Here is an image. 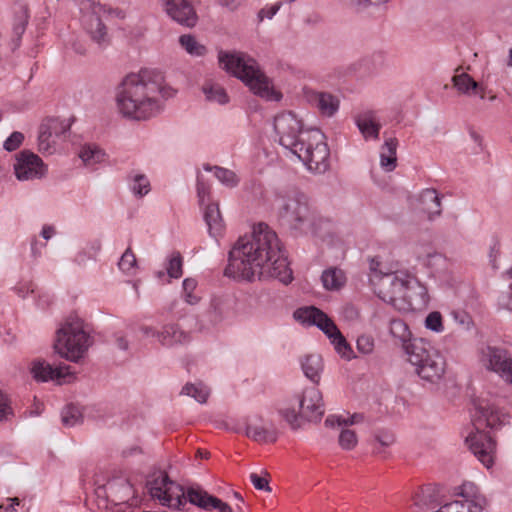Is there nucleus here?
<instances>
[{
    "label": "nucleus",
    "instance_id": "nucleus-1",
    "mask_svg": "<svg viewBox=\"0 0 512 512\" xmlns=\"http://www.w3.org/2000/svg\"><path fill=\"white\" fill-rule=\"evenodd\" d=\"M227 277L243 280H292V271L276 233L265 223L253 227L250 235L240 237L229 252Z\"/></svg>",
    "mask_w": 512,
    "mask_h": 512
},
{
    "label": "nucleus",
    "instance_id": "nucleus-2",
    "mask_svg": "<svg viewBox=\"0 0 512 512\" xmlns=\"http://www.w3.org/2000/svg\"><path fill=\"white\" fill-rule=\"evenodd\" d=\"M175 91L166 86L161 72L143 69L126 75L117 87L118 112L131 120H147L162 109V99H168Z\"/></svg>",
    "mask_w": 512,
    "mask_h": 512
},
{
    "label": "nucleus",
    "instance_id": "nucleus-3",
    "mask_svg": "<svg viewBox=\"0 0 512 512\" xmlns=\"http://www.w3.org/2000/svg\"><path fill=\"white\" fill-rule=\"evenodd\" d=\"M274 130L279 144L296 155L310 171L321 174L328 170L330 150L319 129L304 128L295 113L286 111L275 116Z\"/></svg>",
    "mask_w": 512,
    "mask_h": 512
},
{
    "label": "nucleus",
    "instance_id": "nucleus-4",
    "mask_svg": "<svg viewBox=\"0 0 512 512\" xmlns=\"http://www.w3.org/2000/svg\"><path fill=\"white\" fill-rule=\"evenodd\" d=\"M146 486L153 499L172 509L179 510L189 501L207 511L217 509L219 512H233L230 505L208 494L198 485L190 486L185 492L180 484L172 481L163 471L152 473L147 479Z\"/></svg>",
    "mask_w": 512,
    "mask_h": 512
},
{
    "label": "nucleus",
    "instance_id": "nucleus-5",
    "mask_svg": "<svg viewBox=\"0 0 512 512\" xmlns=\"http://www.w3.org/2000/svg\"><path fill=\"white\" fill-rule=\"evenodd\" d=\"M218 61L223 70L244 82L254 94L269 101L281 99V94L274 90L256 60L249 55L241 52L220 51Z\"/></svg>",
    "mask_w": 512,
    "mask_h": 512
},
{
    "label": "nucleus",
    "instance_id": "nucleus-6",
    "mask_svg": "<svg viewBox=\"0 0 512 512\" xmlns=\"http://www.w3.org/2000/svg\"><path fill=\"white\" fill-rule=\"evenodd\" d=\"M407 359L417 376L425 383L438 386L444 381L446 360L428 341L422 338L414 339V342L407 346Z\"/></svg>",
    "mask_w": 512,
    "mask_h": 512
},
{
    "label": "nucleus",
    "instance_id": "nucleus-7",
    "mask_svg": "<svg viewBox=\"0 0 512 512\" xmlns=\"http://www.w3.org/2000/svg\"><path fill=\"white\" fill-rule=\"evenodd\" d=\"M476 408V431L471 432L466 437V443L471 452L486 467L490 468L494 464L496 454V443L493 438L479 430L480 426L485 424L487 427L495 428L500 423V415L498 410L485 400L475 403Z\"/></svg>",
    "mask_w": 512,
    "mask_h": 512
},
{
    "label": "nucleus",
    "instance_id": "nucleus-8",
    "mask_svg": "<svg viewBox=\"0 0 512 512\" xmlns=\"http://www.w3.org/2000/svg\"><path fill=\"white\" fill-rule=\"evenodd\" d=\"M275 206L280 219L291 229L303 234H318L316 219L305 195L298 192H279L276 194Z\"/></svg>",
    "mask_w": 512,
    "mask_h": 512
},
{
    "label": "nucleus",
    "instance_id": "nucleus-9",
    "mask_svg": "<svg viewBox=\"0 0 512 512\" xmlns=\"http://www.w3.org/2000/svg\"><path fill=\"white\" fill-rule=\"evenodd\" d=\"M92 338L78 317H69L56 331L54 350L62 358L78 362L88 351Z\"/></svg>",
    "mask_w": 512,
    "mask_h": 512
},
{
    "label": "nucleus",
    "instance_id": "nucleus-10",
    "mask_svg": "<svg viewBox=\"0 0 512 512\" xmlns=\"http://www.w3.org/2000/svg\"><path fill=\"white\" fill-rule=\"evenodd\" d=\"M294 317L299 322L312 326H317L331 341L334 345L335 350L346 359L352 358V349L350 345L347 343L346 339L337 328L335 323L331 318L328 317L320 309L309 306L299 308L294 312Z\"/></svg>",
    "mask_w": 512,
    "mask_h": 512
},
{
    "label": "nucleus",
    "instance_id": "nucleus-11",
    "mask_svg": "<svg viewBox=\"0 0 512 512\" xmlns=\"http://www.w3.org/2000/svg\"><path fill=\"white\" fill-rule=\"evenodd\" d=\"M370 281L378 297L384 302L396 305L400 299H404L408 289L409 280L407 277L398 275L397 273L378 272L371 262Z\"/></svg>",
    "mask_w": 512,
    "mask_h": 512
},
{
    "label": "nucleus",
    "instance_id": "nucleus-12",
    "mask_svg": "<svg viewBox=\"0 0 512 512\" xmlns=\"http://www.w3.org/2000/svg\"><path fill=\"white\" fill-rule=\"evenodd\" d=\"M71 124L56 117H47L38 128V150L43 154H52L55 151V139L66 134Z\"/></svg>",
    "mask_w": 512,
    "mask_h": 512
},
{
    "label": "nucleus",
    "instance_id": "nucleus-13",
    "mask_svg": "<svg viewBox=\"0 0 512 512\" xmlns=\"http://www.w3.org/2000/svg\"><path fill=\"white\" fill-rule=\"evenodd\" d=\"M295 403L300 408V416L309 422H318L324 415L322 394L315 386L305 388L295 397Z\"/></svg>",
    "mask_w": 512,
    "mask_h": 512
},
{
    "label": "nucleus",
    "instance_id": "nucleus-14",
    "mask_svg": "<svg viewBox=\"0 0 512 512\" xmlns=\"http://www.w3.org/2000/svg\"><path fill=\"white\" fill-rule=\"evenodd\" d=\"M457 494L462 499L443 505V512H482L486 501L473 483H464Z\"/></svg>",
    "mask_w": 512,
    "mask_h": 512
},
{
    "label": "nucleus",
    "instance_id": "nucleus-15",
    "mask_svg": "<svg viewBox=\"0 0 512 512\" xmlns=\"http://www.w3.org/2000/svg\"><path fill=\"white\" fill-rule=\"evenodd\" d=\"M95 494L98 498H106L110 503L120 505L131 499L133 489L126 477L117 476L103 485H98L95 488Z\"/></svg>",
    "mask_w": 512,
    "mask_h": 512
},
{
    "label": "nucleus",
    "instance_id": "nucleus-16",
    "mask_svg": "<svg viewBox=\"0 0 512 512\" xmlns=\"http://www.w3.org/2000/svg\"><path fill=\"white\" fill-rule=\"evenodd\" d=\"M481 360L487 369L497 373L505 381L512 383V358L506 350L487 346L482 349Z\"/></svg>",
    "mask_w": 512,
    "mask_h": 512
},
{
    "label": "nucleus",
    "instance_id": "nucleus-17",
    "mask_svg": "<svg viewBox=\"0 0 512 512\" xmlns=\"http://www.w3.org/2000/svg\"><path fill=\"white\" fill-rule=\"evenodd\" d=\"M108 11L105 6L97 4L83 16L84 30L99 47H105L109 44L107 27L102 20V15Z\"/></svg>",
    "mask_w": 512,
    "mask_h": 512
},
{
    "label": "nucleus",
    "instance_id": "nucleus-18",
    "mask_svg": "<svg viewBox=\"0 0 512 512\" xmlns=\"http://www.w3.org/2000/svg\"><path fill=\"white\" fill-rule=\"evenodd\" d=\"M164 12L178 24L192 28L198 22V15L191 0H160Z\"/></svg>",
    "mask_w": 512,
    "mask_h": 512
},
{
    "label": "nucleus",
    "instance_id": "nucleus-19",
    "mask_svg": "<svg viewBox=\"0 0 512 512\" xmlns=\"http://www.w3.org/2000/svg\"><path fill=\"white\" fill-rule=\"evenodd\" d=\"M236 299L232 295L212 296L207 316L212 325L220 324L235 316Z\"/></svg>",
    "mask_w": 512,
    "mask_h": 512
},
{
    "label": "nucleus",
    "instance_id": "nucleus-20",
    "mask_svg": "<svg viewBox=\"0 0 512 512\" xmlns=\"http://www.w3.org/2000/svg\"><path fill=\"white\" fill-rule=\"evenodd\" d=\"M189 340V334L176 323L163 325L158 335V343L167 348L186 344Z\"/></svg>",
    "mask_w": 512,
    "mask_h": 512
},
{
    "label": "nucleus",
    "instance_id": "nucleus-21",
    "mask_svg": "<svg viewBox=\"0 0 512 512\" xmlns=\"http://www.w3.org/2000/svg\"><path fill=\"white\" fill-rule=\"evenodd\" d=\"M72 373L67 365L53 367L46 361H34V380L40 382L58 381L70 376Z\"/></svg>",
    "mask_w": 512,
    "mask_h": 512
},
{
    "label": "nucleus",
    "instance_id": "nucleus-22",
    "mask_svg": "<svg viewBox=\"0 0 512 512\" xmlns=\"http://www.w3.org/2000/svg\"><path fill=\"white\" fill-rule=\"evenodd\" d=\"M245 434L259 443L275 442L277 440V430L272 426L264 425L262 419H250L246 425Z\"/></svg>",
    "mask_w": 512,
    "mask_h": 512
},
{
    "label": "nucleus",
    "instance_id": "nucleus-23",
    "mask_svg": "<svg viewBox=\"0 0 512 512\" xmlns=\"http://www.w3.org/2000/svg\"><path fill=\"white\" fill-rule=\"evenodd\" d=\"M308 101L325 117H332L339 109V99L328 92H312Z\"/></svg>",
    "mask_w": 512,
    "mask_h": 512
},
{
    "label": "nucleus",
    "instance_id": "nucleus-24",
    "mask_svg": "<svg viewBox=\"0 0 512 512\" xmlns=\"http://www.w3.org/2000/svg\"><path fill=\"white\" fill-rule=\"evenodd\" d=\"M460 68L456 69L455 75L452 77L453 87L463 95L471 96L480 94L484 98L483 87L476 82L468 73L460 72Z\"/></svg>",
    "mask_w": 512,
    "mask_h": 512
},
{
    "label": "nucleus",
    "instance_id": "nucleus-25",
    "mask_svg": "<svg viewBox=\"0 0 512 512\" xmlns=\"http://www.w3.org/2000/svg\"><path fill=\"white\" fill-rule=\"evenodd\" d=\"M355 122L365 140H377L379 138L381 124L374 113H362L357 116Z\"/></svg>",
    "mask_w": 512,
    "mask_h": 512
},
{
    "label": "nucleus",
    "instance_id": "nucleus-26",
    "mask_svg": "<svg viewBox=\"0 0 512 512\" xmlns=\"http://www.w3.org/2000/svg\"><path fill=\"white\" fill-rule=\"evenodd\" d=\"M422 210L433 220L441 215V199L435 189H425L419 195Z\"/></svg>",
    "mask_w": 512,
    "mask_h": 512
},
{
    "label": "nucleus",
    "instance_id": "nucleus-27",
    "mask_svg": "<svg viewBox=\"0 0 512 512\" xmlns=\"http://www.w3.org/2000/svg\"><path fill=\"white\" fill-rule=\"evenodd\" d=\"M397 146L396 138L390 137L384 141L380 149V166L386 172L393 171L397 166Z\"/></svg>",
    "mask_w": 512,
    "mask_h": 512
},
{
    "label": "nucleus",
    "instance_id": "nucleus-28",
    "mask_svg": "<svg viewBox=\"0 0 512 512\" xmlns=\"http://www.w3.org/2000/svg\"><path fill=\"white\" fill-rule=\"evenodd\" d=\"M204 220L208 226L211 237L217 238L224 230V221L217 203L207 205L204 212Z\"/></svg>",
    "mask_w": 512,
    "mask_h": 512
},
{
    "label": "nucleus",
    "instance_id": "nucleus-29",
    "mask_svg": "<svg viewBox=\"0 0 512 512\" xmlns=\"http://www.w3.org/2000/svg\"><path fill=\"white\" fill-rule=\"evenodd\" d=\"M14 173L20 181L30 179L32 174V150L25 149L16 155Z\"/></svg>",
    "mask_w": 512,
    "mask_h": 512
},
{
    "label": "nucleus",
    "instance_id": "nucleus-30",
    "mask_svg": "<svg viewBox=\"0 0 512 512\" xmlns=\"http://www.w3.org/2000/svg\"><path fill=\"white\" fill-rule=\"evenodd\" d=\"M301 366L305 376L309 380L315 384L320 381L321 373L323 371V360L320 355L310 354L305 356Z\"/></svg>",
    "mask_w": 512,
    "mask_h": 512
},
{
    "label": "nucleus",
    "instance_id": "nucleus-31",
    "mask_svg": "<svg viewBox=\"0 0 512 512\" xmlns=\"http://www.w3.org/2000/svg\"><path fill=\"white\" fill-rule=\"evenodd\" d=\"M102 248L101 241L98 239L88 242L74 258V262L81 267H85L89 262H95L97 255Z\"/></svg>",
    "mask_w": 512,
    "mask_h": 512
},
{
    "label": "nucleus",
    "instance_id": "nucleus-32",
    "mask_svg": "<svg viewBox=\"0 0 512 512\" xmlns=\"http://www.w3.org/2000/svg\"><path fill=\"white\" fill-rule=\"evenodd\" d=\"M202 92L204 93L206 100L210 102L223 105L229 101V97L225 89L219 83L214 82L211 79L204 82Z\"/></svg>",
    "mask_w": 512,
    "mask_h": 512
},
{
    "label": "nucleus",
    "instance_id": "nucleus-33",
    "mask_svg": "<svg viewBox=\"0 0 512 512\" xmlns=\"http://www.w3.org/2000/svg\"><path fill=\"white\" fill-rule=\"evenodd\" d=\"M390 333L401 343L402 349L407 355V346L414 342L415 338H411V332L406 323L400 319H393L390 322Z\"/></svg>",
    "mask_w": 512,
    "mask_h": 512
},
{
    "label": "nucleus",
    "instance_id": "nucleus-34",
    "mask_svg": "<svg viewBox=\"0 0 512 512\" xmlns=\"http://www.w3.org/2000/svg\"><path fill=\"white\" fill-rule=\"evenodd\" d=\"M78 155L83 164L87 167H93L105 159L104 151L95 144L83 145Z\"/></svg>",
    "mask_w": 512,
    "mask_h": 512
},
{
    "label": "nucleus",
    "instance_id": "nucleus-35",
    "mask_svg": "<svg viewBox=\"0 0 512 512\" xmlns=\"http://www.w3.org/2000/svg\"><path fill=\"white\" fill-rule=\"evenodd\" d=\"M279 415L290 425L294 430L300 428L301 420L300 408L295 403V397L291 399L285 406L279 408Z\"/></svg>",
    "mask_w": 512,
    "mask_h": 512
},
{
    "label": "nucleus",
    "instance_id": "nucleus-36",
    "mask_svg": "<svg viewBox=\"0 0 512 512\" xmlns=\"http://www.w3.org/2000/svg\"><path fill=\"white\" fill-rule=\"evenodd\" d=\"M321 281L325 289L338 290L345 284L346 277L341 269L329 268L323 271Z\"/></svg>",
    "mask_w": 512,
    "mask_h": 512
},
{
    "label": "nucleus",
    "instance_id": "nucleus-37",
    "mask_svg": "<svg viewBox=\"0 0 512 512\" xmlns=\"http://www.w3.org/2000/svg\"><path fill=\"white\" fill-rule=\"evenodd\" d=\"M129 180L130 189L136 197L142 198L150 192V181L146 175L142 173H133L129 176Z\"/></svg>",
    "mask_w": 512,
    "mask_h": 512
},
{
    "label": "nucleus",
    "instance_id": "nucleus-38",
    "mask_svg": "<svg viewBox=\"0 0 512 512\" xmlns=\"http://www.w3.org/2000/svg\"><path fill=\"white\" fill-rule=\"evenodd\" d=\"M15 20L13 24V33L20 38L25 32L29 19V8L27 5L17 4L15 7Z\"/></svg>",
    "mask_w": 512,
    "mask_h": 512
},
{
    "label": "nucleus",
    "instance_id": "nucleus-39",
    "mask_svg": "<svg viewBox=\"0 0 512 512\" xmlns=\"http://www.w3.org/2000/svg\"><path fill=\"white\" fill-rule=\"evenodd\" d=\"M181 394L193 397L199 403H205L210 394V390L201 382L187 383L182 388Z\"/></svg>",
    "mask_w": 512,
    "mask_h": 512
},
{
    "label": "nucleus",
    "instance_id": "nucleus-40",
    "mask_svg": "<svg viewBox=\"0 0 512 512\" xmlns=\"http://www.w3.org/2000/svg\"><path fill=\"white\" fill-rule=\"evenodd\" d=\"M203 169L206 171H214L215 177L224 185L228 187H234L238 183V179L236 174L226 168L218 167V166H210L209 164L203 165Z\"/></svg>",
    "mask_w": 512,
    "mask_h": 512
},
{
    "label": "nucleus",
    "instance_id": "nucleus-41",
    "mask_svg": "<svg viewBox=\"0 0 512 512\" xmlns=\"http://www.w3.org/2000/svg\"><path fill=\"white\" fill-rule=\"evenodd\" d=\"M181 47L192 56H203L206 48L200 44L196 38L190 34L181 35L179 38Z\"/></svg>",
    "mask_w": 512,
    "mask_h": 512
},
{
    "label": "nucleus",
    "instance_id": "nucleus-42",
    "mask_svg": "<svg viewBox=\"0 0 512 512\" xmlns=\"http://www.w3.org/2000/svg\"><path fill=\"white\" fill-rule=\"evenodd\" d=\"M61 420L63 425L73 427L82 421V413L77 406L70 404L62 410Z\"/></svg>",
    "mask_w": 512,
    "mask_h": 512
},
{
    "label": "nucleus",
    "instance_id": "nucleus-43",
    "mask_svg": "<svg viewBox=\"0 0 512 512\" xmlns=\"http://www.w3.org/2000/svg\"><path fill=\"white\" fill-rule=\"evenodd\" d=\"M136 264L137 260L135 254L131 248H127L118 262L119 269L127 275H134L137 269Z\"/></svg>",
    "mask_w": 512,
    "mask_h": 512
},
{
    "label": "nucleus",
    "instance_id": "nucleus-44",
    "mask_svg": "<svg viewBox=\"0 0 512 512\" xmlns=\"http://www.w3.org/2000/svg\"><path fill=\"white\" fill-rule=\"evenodd\" d=\"M338 442L342 449L352 450L357 445L358 439L353 430L343 428L340 432Z\"/></svg>",
    "mask_w": 512,
    "mask_h": 512
},
{
    "label": "nucleus",
    "instance_id": "nucleus-45",
    "mask_svg": "<svg viewBox=\"0 0 512 512\" xmlns=\"http://www.w3.org/2000/svg\"><path fill=\"white\" fill-rule=\"evenodd\" d=\"M196 286L197 282L195 279L187 278L183 281V295L185 301L190 305L197 304L200 299L197 295L193 294Z\"/></svg>",
    "mask_w": 512,
    "mask_h": 512
},
{
    "label": "nucleus",
    "instance_id": "nucleus-46",
    "mask_svg": "<svg viewBox=\"0 0 512 512\" xmlns=\"http://www.w3.org/2000/svg\"><path fill=\"white\" fill-rule=\"evenodd\" d=\"M167 273L172 278L182 275V258L179 252L173 253L169 259Z\"/></svg>",
    "mask_w": 512,
    "mask_h": 512
},
{
    "label": "nucleus",
    "instance_id": "nucleus-47",
    "mask_svg": "<svg viewBox=\"0 0 512 512\" xmlns=\"http://www.w3.org/2000/svg\"><path fill=\"white\" fill-rule=\"evenodd\" d=\"M24 139L23 133L15 131L4 141L3 148L8 152H13L23 144Z\"/></svg>",
    "mask_w": 512,
    "mask_h": 512
},
{
    "label": "nucleus",
    "instance_id": "nucleus-48",
    "mask_svg": "<svg viewBox=\"0 0 512 512\" xmlns=\"http://www.w3.org/2000/svg\"><path fill=\"white\" fill-rule=\"evenodd\" d=\"M425 326L427 329L432 330L434 332L443 331L441 314L437 311L429 313L425 320Z\"/></svg>",
    "mask_w": 512,
    "mask_h": 512
},
{
    "label": "nucleus",
    "instance_id": "nucleus-49",
    "mask_svg": "<svg viewBox=\"0 0 512 512\" xmlns=\"http://www.w3.org/2000/svg\"><path fill=\"white\" fill-rule=\"evenodd\" d=\"M454 321L463 329L470 330L473 327L472 317L464 311H454L452 313Z\"/></svg>",
    "mask_w": 512,
    "mask_h": 512
},
{
    "label": "nucleus",
    "instance_id": "nucleus-50",
    "mask_svg": "<svg viewBox=\"0 0 512 512\" xmlns=\"http://www.w3.org/2000/svg\"><path fill=\"white\" fill-rule=\"evenodd\" d=\"M283 2L284 1H279L273 5L263 7L257 14L259 22H262L264 19H272L280 10Z\"/></svg>",
    "mask_w": 512,
    "mask_h": 512
},
{
    "label": "nucleus",
    "instance_id": "nucleus-51",
    "mask_svg": "<svg viewBox=\"0 0 512 512\" xmlns=\"http://www.w3.org/2000/svg\"><path fill=\"white\" fill-rule=\"evenodd\" d=\"M374 348V341L371 336L361 335L357 339V349L363 354H370Z\"/></svg>",
    "mask_w": 512,
    "mask_h": 512
},
{
    "label": "nucleus",
    "instance_id": "nucleus-52",
    "mask_svg": "<svg viewBox=\"0 0 512 512\" xmlns=\"http://www.w3.org/2000/svg\"><path fill=\"white\" fill-rule=\"evenodd\" d=\"M356 422L355 416H352L351 418L344 419L337 415H330L325 420V425L327 427H335V426H347L349 424H354Z\"/></svg>",
    "mask_w": 512,
    "mask_h": 512
},
{
    "label": "nucleus",
    "instance_id": "nucleus-53",
    "mask_svg": "<svg viewBox=\"0 0 512 512\" xmlns=\"http://www.w3.org/2000/svg\"><path fill=\"white\" fill-rule=\"evenodd\" d=\"M249 478L256 489L271 492V487L269 486V481L266 477H262L257 473H251Z\"/></svg>",
    "mask_w": 512,
    "mask_h": 512
},
{
    "label": "nucleus",
    "instance_id": "nucleus-54",
    "mask_svg": "<svg viewBox=\"0 0 512 512\" xmlns=\"http://www.w3.org/2000/svg\"><path fill=\"white\" fill-rule=\"evenodd\" d=\"M209 191V185L205 182L203 176L199 174L197 176V196L200 204H203L206 197L209 196Z\"/></svg>",
    "mask_w": 512,
    "mask_h": 512
},
{
    "label": "nucleus",
    "instance_id": "nucleus-55",
    "mask_svg": "<svg viewBox=\"0 0 512 512\" xmlns=\"http://www.w3.org/2000/svg\"><path fill=\"white\" fill-rule=\"evenodd\" d=\"M433 503H436V500L433 497V494L429 491V489L423 491L422 496H418L415 499L414 505L420 508L430 507Z\"/></svg>",
    "mask_w": 512,
    "mask_h": 512
},
{
    "label": "nucleus",
    "instance_id": "nucleus-56",
    "mask_svg": "<svg viewBox=\"0 0 512 512\" xmlns=\"http://www.w3.org/2000/svg\"><path fill=\"white\" fill-rule=\"evenodd\" d=\"M48 171L47 165L44 164L42 159L34 154V178H43L46 176Z\"/></svg>",
    "mask_w": 512,
    "mask_h": 512
},
{
    "label": "nucleus",
    "instance_id": "nucleus-57",
    "mask_svg": "<svg viewBox=\"0 0 512 512\" xmlns=\"http://www.w3.org/2000/svg\"><path fill=\"white\" fill-rule=\"evenodd\" d=\"M19 498H7L0 503V512H17L16 507L19 506Z\"/></svg>",
    "mask_w": 512,
    "mask_h": 512
},
{
    "label": "nucleus",
    "instance_id": "nucleus-58",
    "mask_svg": "<svg viewBox=\"0 0 512 512\" xmlns=\"http://www.w3.org/2000/svg\"><path fill=\"white\" fill-rule=\"evenodd\" d=\"M11 413V408L8 405L7 398L0 390V421L7 419Z\"/></svg>",
    "mask_w": 512,
    "mask_h": 512
},
{
    "label": "nucleus",
    "instance_id": "nucleus-59",
    "mask_svg": "<svg viewBox=\"0 0 512 512\" xmlns=\"http://www.w3.org/2000/svg\"><path fill=\"white\" fill-rule=\"evenodd\" d=\"M389 0H349V4L358 7H366L368 5H380L387 3Z\"/></svg>",
    "mask_w": 512,
    "mask_h": 512
},
{
    "label": "nucleus",
    "instance_id": "nucleus-60",
    "mask_svg": "<svg viewBox=\"0 0 512 512\" xmlns=\"http://www.w3.org/2000/svg\"><path fill=\"white\" fill-rule=\"evenodd\" d=\"M56 234V228L53 225L45 224L40 232L43 239L49 240Z\"/></svg>",
    "mask_w": 512,
    "mask_h": 512
},
{
    "label": "nucleus",
    "instance_id": "nucleus-61",
    "mask_svg": "<svg viewBox=\"0 0 512 512\" xmlns=\"http://www.w3.org/2000/svg\"><path fill=\"white\" fill-rule=\"evenodd\" d=\"M141 333L146 337H155L158 341V335L160 330L156 329L155 327L148 326V325H142L140 326Z\"/></svg>",
    "mask_w": 512,
    "mask_h": 512
},
{
    "label": "nucleus",
    "instance_id": "nucleus-62",
    "mask_svg": "<svg viewBox=\"0 0 512 512\" xmlns=\"http://www.w3.org/2000/svg\"><path fill=\"white\" fill-rule=\"evenodd\" d=\"M114 337H115L116 346L120 350H123V351L128 350V348H129V341L126 338V336H124L122 334H119V333H116Z\"/></svg>",
    "mask_w": 512,
    "mask_h": 512
},
{
    "label": "nucleus",
    "instance_id": "nucleus-63",
    "mask_svg": "<svg viewBox=\"0 0 512 512\" xmlns=\"http://www.w3.org/2000/svg\"><path fill=\"white\" fill-rule=\"evenodd\" d=\"M72 48L77 54L80 55H85L87 52L86 46L81 42H74Z\"/></svg>",
    "mask_w": 512,
    "mask_h": 512
},
{
    "label": "nucleus",
    "instance_id": "nucleus-64",
    "mask_svg": "<svg viewBox=\"0 0 512 512\" xmlns=\"http://www.w3.org/2000/svg\"><path fill=\"white\" fill-rule=\"evenodd\" d=\"M469 134H470L471 139L479 146L480 149H482V142H483L482 136L474 130H470Z\"/></svg>",
    "mask_w": 512,
    "mask_h": 512
}]
</instances>
